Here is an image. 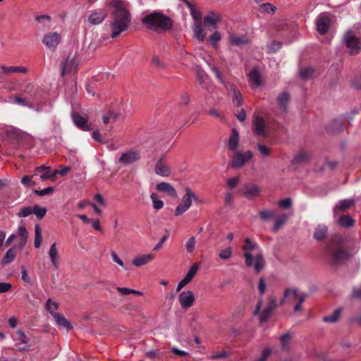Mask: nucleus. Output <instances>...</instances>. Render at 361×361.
<instances>
[{"label": "nucleus", "mask_w": 361, "mask_h": 361, "mask_svg": "<svg viewBox=\"0 0 361 361\" xmlns=\"http://www.w3.org/2000/svg\"><path fill=\"white\" fill-rule=\"evenodd\" d=\"M61 75L64 76L66 74L75 73L78 70V63L75 57L68 56L61 62Z\"/></svg>", "instance_id": "6e6552de"}, {"label": "nucleus", "mask_w": 361, "mask_h": 361, "mask_svg": "<svg viewBox=\"0 0 361 361\" xmlns=\"http://www.w3.org/2000/svg\"><path fill=\"white\" fill-rule=\"evenodd\" d=\"M106 16V12L102 9H99L91 13L88 18V20L93 25H98L105 19Z\"/></svg>", "instance_id": "aec40b11"}, {"label": "nucleus", "mask_w": 361, "mask_h": 361, "mask_svg": "<svg viewBox=\"0 0 361 361\" xmlns=\"http://www.w3.org/2000/svg\"><path fill=\"white\" fill-rule=\"evenodd\" d=\"M179 302L183 309H188L192 307L195 302V296L190 290L183 291L179 294Z\"/></svg>", "instance_id": "f8f14e48"}, {"label": "nucleus", "mask_w": 361, "mask_h": 361, "mask_svg": "<svg viewBox=\"0 0 361 361\" xmlns=\"http://www.w3.org/2000/svg\"><path fill=\"white\" fill-rule=\"evenodd\" d=\"M39 88L33 83H28L24 89V93L28 94L31 97H35L38 93Z\"/></svg>", "instance_id": "79ce46f5"}, {"label": "nucleus", "mask_w": 361, "mask_h": 361, "mask_svg": "<svg viewBox=\"0 0 361 361\" xmlns=\"http://www.w3.org/2000/svg\"><path fill=\"white\" fill-rule=\"evenodd\" d=\"M233 254V250L231 247H228L224 250H222L219 253V257L221 259H228L231 258Z\"/></svg>", "instance_id": "3c124183"}, {"label": "nucleus", "mask_w": 361, "mask_h": 361, "mask_svg": "<svg viewBox=\"0 0 361 361\" xmlns=\"http://www.w3.org/2000/svg\"><path fill=\"white\" fill-rule=\"evenodd\" d=\"M354 204L355 201L353 200H343L340 201L339 204L334 208V212H336V210L345 211Z\"/></svg>", "instance_id": "e433bc0d"}, {"label": "nucleus", "mask_w": 361, "mask_h": 361, "mask_svg": "<svg viewBox=\"0 0 361 361\" xmlns=\"http://www.w3.org/2000/svg\"><path fill=\"white\" fill-rule=\"evenodd\" d=\"M50 167H47L45 166H41L37 167L35 171L34 176H39L42 180H45L49 179V173L50 171Z\"/></svg>", "instance_id": "2f4dec72"}, {"label": "nucleus", "mask_w": 361, "mask_h": 361, "mask_svg": "<svg viewBox=\"0 0 361 361\" xmlns=\"http://www.w3.org/2000/svg\"><path fill=\"white\" fill-rule=\"evenodd\" d=\"M141 158L140 153L137 150H130L123 153L119 158L118 161L125 165L133 164L138 161Z\"/></svg>", "instance_id": "ddd939ff"}, {"label": "nucleus", "mask_w": 361, "mask_h": 361, "mask_svg": "<svg viewBox=\"0 0 361 361\" xmlns=\"http://www.w3.org/2000/svg\"><path fill=\"white\" fill-rule=\"evenodd\" d=\"M257 148L259 153L264 157H269L271 154L270 148L262 144H258Z\"/></svg>", "instance_id": "4d7b16f0"}, {"label": "nucleus", "mask_w": 361, "mask_h": 361, "mask_svg": "<svg viewBox=\"0 0 361 361\" xmlns=\"http://www.w3.org/2000/svg\"><path fill=\"white\" fill-rule=\"evenodd\" d=\"M331 19L329 16L320 15L317 20V30L320 35H325L329 28Z\"/></svg>", "instance_id": "2eb2a0df"}, {"label": "nucleus", "mask_w": 361, "mask_h": 361, "mask_svg": "<svg viewBox=\"0 0 361 361\" xmlns=\"http://www.w3.org/2000/svg\"><path fill=\"white\" fill-rule=\"evenodd\" d=\"M343 123L341 118L334 119L328 126L327 129L333 133H338L343 130Z\"/></svg>", "instance_id": "cd10ccee"}, {"label": "nucleus", "mask_w": 361, "mask_h": 361, "mask_svg": "<svg viewBox=\"0 0 361 361\" xmlns=\"http://www.w3.org/2000/svg\"><path fill=\"white\" fill-rule=\"evenodd\" d=\"M281 43L277 41H273L270 44L267 45V51L269 53H275L281 48Z\"/></svg>", "instance_id": "864d4df0"}, {"label": "nucleus", "mask_w": 361, "mask_h": 361, "mask_svg": "<svg viewBox=\"0 0 361 361\" xmlns=\"http://www.w3.org/2000/svg\"><path fill=\"white\" fill-rule=\"evenodd\" d=\"M262 307V300H259L256 308L254 311L255 315L259 314V322L260 323H265L268 322L269 318L271 317L274 310L271 309H269V307H267L263 311L261 312V309Z\"/></svg>", "instance_id": "9b49d317"}, {"label": "nucleus", "mask_w": 361, "mask_h": 361, "mask_svg": "<svg viewBox=\"0 0 361 361\" xmlns=\"http://www.w3.org/2000/svg\"><path fill=\"white\" fill-rule=\"evenodd\" d=\"M283 295L285 298H288L292 295V299H297L298 300V303L294 306L293 310L294 312L302 311V303L305 301L308 295L306 293H299V291L297 289L292 288H286L284 290Z\"/></svg>", "instance_id": "423d86ee"}, {"label": "nucleus", "mask_w": 361, "mask_h": 361, "mask_svg": "<svg viewBox=\"0 0 361 361\" xmlns=\"http://www.w3.org/2000/svg\"><path fill=\"white\" fill-rule=\"evenodd\" d=\"M259 216L262 220L267 221L274 216V212L269 210H263L259 212Z\"/></svg>", "instance_id": "13d9d810"}, {"label": "nucleus", "mask_w": 361, "mask_h": 361, "mask_svg": "<svg viewBox=\"0 0 361 361\" xmlns=\"http://www.w3.org/2000/svg\"><path fill=\"white\" fill-rule=\"evenodd\" d=\"M150 198L152 201L153 208L154 209H160L164 207V202L160 200H157V195L156 193H152Z\"/></svg>", "instance_id": "49530a36"}, {"label": "nucleus", "mask_w": 361, "mask_h": 361, "mask_svg": "<svg viewBox=\"0 0 361 361\" xmlns=\"http://www.w3.org/2000/svg\"><path fill=\"white\" fill-rule=\"evenodd\" d=\"M257 247L258 244L252 242L250 238H246L245 240V244L242 247L243 250L245 251L243 255L245 259L246 266L251 267L254 265L255 272L259 273L264 266V260L263 256L261 254L257 255L255 257V262L253 264L254 257L250 252Z\"/></svg>", "instance_id": "20e7f679"}, {"label": "nucleus", "mask_w": 361, "mask_h": 361, "mask_svg": "<svg viewBox=\"0 0 361 361\" xmlns=\"http://www.w3.org/2000/svg\"><path fill=\"white\" fill-rule=\"evenodd\" d=\"M33 213V208L31 207H26L23 208L20 212H18V216L19 217H27Z\"/></svg>", "instance_id": "bf43d9fd"}, {"label": "nucleus", "mask_w": 361, "mask_h": 361, "mask_svg": "<svg viewBox=\"0 0 361 361\" xmlns=\"http://www.w3.org/2000/svg\"><path fill=\"white\" fill-rule=\"evenodd\" d=\"M230 41L232 44L241 45L246 44L247 41L242 37L237 36L235 35H231L230 36Z\"/></svg>", "instance_id": "603ef678"}, {"label": "nucleus", "mask_w": 361, "mask_h": 361, "mask_svg": "<svg viewBox=\"0 0 361 361\" xmlns=\"http://www.w3.org/2000/svg\"><path fill=\"white\" fill-rule=\"evenodd\" d=\"M115 13L114 20L111 23L112 30L111 37H118L121 32L126 30L130 22V16L126 8L124 3L120 1H114Z\"/></svg>", "instance_id": "f257e3e1"}, {"label": "nucleus", "mask_w": 361, "mask_h": 361, "mask_svg": "<svg viewBox=\"0 0 361 361\" xmlns=\"http://www.w3.org/2000/svg\"><path fill=\"white\" fill-rule=\"evenodd\" d=\"M61 40V36L56 32H49L43 37L42 42L49 49H54L57 47Z\"/></svg>", "instance_id": "4468645a"}, {"label": "nucleus", "mask_w": 361, "mask_h": 361, "mask_svg": "<svg viewBox=\"0 0 361 361\" xmlns=\"http://www.w3.org/2000/svg\"><path fill=\"white\" fill-rule=\"evenodd\" d=\"M18 235L20 237L22 245L23 246L25 245L27 242V238H28V232L24 226H19Z\"/></svg>", "instance_id": "a18cd8bd"}, {"label": "nucleus", "mask_w": 361, "mask_h": 361, "mask_svg": "<svg viewBox=\"0 0 361 361\" xmlns=\"http://www.w3.org/2000/svg\"><path fill=\"white\" fill-rule=\"evenodd\" d=\"M326 252L331 263L335 265L348 260L350 256L345 247L343 240L338 236L331 238L326 245Z\"/></svg>", "instance_id": "f03ea898"}, {"label": "nucleus", "mask_w": 361, "mask_h": 361, "mask_svg": "<svg viewBox=\"0 0 361 361\" xmlns=\"http://www.w3.org/2000/svg\"><path fill=\"white\" fill-rule=\"evenodd\" d=\"M290 99V94L286 92L280 93L277 97L278 105L285 112L288 111V106Z\"/></svg>", "instance_id": "393cba45"}, {"label": "nucleus", "mask_w": 361, "mask_h": 361, "mask_svg": "<svg viewBox=\"0 0 361 361\" xmlns=\"http://www.w3.org/2000/svg\"><path fill=\"white\" fill-rule=\"evenodd\" d=\"M192 18L195 20V23H202V14L200 11L195 8L190 11Z\"/></svg>", "instance_id": "0e129e2a"}, {"label": "nucleus", "mask_w": 361, "mask_h": 361, "mask_svg": "<svg viewBox=\"0 0 361 361\" xmlns=\"http://www.w3.org/2000/svg\"><path fill=\"white\" fill-rule=\"evenodd\" d=\"M198 269L199 265L196 263L194 264L188 270L185 278L188 279V280L190 282L194 276L197 274Z\"/></svg>", "instance_id": "de8ad7c7"}, {"label": "nucleus", "mask_w": 361, "mask_h": 361, "mask_svg": "<svg viewBox=\"0 0 361 361\" xmlns=\"http://www.w3.org/2000/svg\"><path fill=\"white\" fill-rule=\"evenodd\" d=\"M314 69L312 67H306L300 69V77L303 79H307L313 73Z\"/></svg>", "instance_id": "5fc2aeb1"}, {"label": "nucleus", "mask_w": 361, "mask_h": 361, "mask_svg": "<svg viewBox=\"0 0 361 361\" xmlns=\"http://www.w3.org/2000/svg\"><path fill=\"white\" fill-rule=\"evenodd\" d=\"M310 161V155L305 151L299 152L292 160V164L298 165Z\"/></svg>", "instance_id": "bb28decb"}, {"label": "nucleus", "mask_w": 361, "mask_h": 361, "mask_svg": "<svg viewBox=\"0 0 361 361\" xmlns=\"http://www.w3.org/2000/svg\"><path fill=\"white\" fill-rule=\"evenodd\" d=\"M54 319L58 325L65 327L67 330L72 329V325L63 316L60 314H54Z\"/></svg>", "instance_id": "4c0bfd02"}, {"label": "nucleus", "mask_w": 361, "mask_h": 361, "mask_svg": "<svg viewBox=\"0 0 361 361\" xmlns=\"http://www.w3.org/2000/svg\"><path fill=\"white\" fill-rule=\"evenodd\" d=\"M193 31L195 32V35L196 38L200 42H203L204 40L206 33L204 32L202 23H195Z\"/></svg>", "instance_id": "f704fd0d"}, {"label": "nucleus", "mask_w": 361, "mask_h": 361, "mask_svg": "<svg viewBox=\"0 0 361 361\" xmlns=\"http://www.w3.org/2000/svg\"><path fill=\"white\" fill-rule=\"evenodd\" d=\"M1 70L4 71V73L8 74V73H27V68L24 66H1Z\"/></svg>", "instance_id": "473e14b6"}, {"label": "nucleus", "mask_w": 361, "mask_h": 361, "mask_svg": "<svg viewBox=\"0 0 361 361\" xmlns=\"http://www.w3.org/2000/svg\"><path fill=\"white\" fill-rule=\"evenodd\" d=\"M188 209H189V207L183 204H180L175 209V215L176 216H180L182 215L185 212H186Z\"/></svg>", "instance_id": "774afa93"}, {"label": "nucleus", "mask_w": 361, "mask_h": 361, "mask_svg": "<svg viewBox=\"0 0 361 361\" xmlns=\"http://www.w3.org/2000/svg\"><path fill=\"white\" fill-rule=\"evenodd\" d=\"M228 87L229 89L228 90L233 95V102L234 105L237 106H241L243 102V98L241 93L235 88V86L233 84H230Z\"/></svg>", "instance_id": "4be33fe9"}, {"label": "nucleus", "mask_w": 361, "mask_h": 361, "mask_svg": "<svg viewBox=\"0 0 361 361\" xmlns=\"http://www.w3.org/2000/svg\"><path fill=\"white\" fill-rule=\"evenodd\" d=\"M58 307V304L55 302H53L51 299H49L47 301L46 309L54 317V314H57L55 312V311L57 310Z\"/></svg>", "instance_id": "c03bdc74"}, {"label": "nucleus", "mask_w": 361, "mask_h": 361, "mask_svg": "<svg viewBox=\"0 0 361 361\" xmlns=\"http://www.w3.org/2000/svg\"><path fill=\"white\" fill-rule=\"evenodd\" d=\"M72 118L75 125L80 129L85 131L90 130L87 124L88 118L86 116H81L78 113H73Z\"/></svg>", "instance_id": "a211bd4d"}, {"label": "nucleus", "mask_w": 361, "mask_h": 361, "mask_svg": "<svg viewBox=\"0 0 361 361\" xmlns=\"http://www.w3.org/2000/svg\"><path fill=\"white\" fill-rule=\"evenodd\" d=\"M32 176H24L21 178V183L25 186H33L35 185V182L31 180Z\"/></svg>", "instance_id": "338daca9"}, {"label": "nucleus", "mask_w": 361, "mask_h": 361, "mask_svg": "<svg viewBox=\"0 0 361 361\" xmlns=\"http://www.w3.org/2000/svg\"><path fill=\"white\" fill-rule=\"evenodd\" d=\"M184 191L185 194L183 195L182 198V204L186 205L189 208L191 206L192 200H197V197L194 193V192L188 187H185L184 188Z\"/></svg>", "instance_id": "5701e85b"}, {"label": "nucleus", "mask_w": 361, "mask_h": 361, "mask_svg": "<svg viewBox=\"0 0 361 361\" xmlns=\"http://www.w3.org/2000/svg\"><path fill=\"white\" fill-rule=\"evenodd\" d=\"M212 71L214 73L216 78L218 79V80L223 85H224L225 87L228 90L229 89V85L230 83H226L225 82V80H224L223 78V76L221 75V73H220V71H219L218 68L216 67V66H213L212 68Z\"/></svg>", "instance_id": "09e8293b"}, {"label": "nucleus", "mask_w": 361, "mask_h": 361, "mask_svg": "<svg viewBox=\"0 0 361 361\" xmlns=\"http://www.w3.org/2000/svg\"><path fill=\"white\" fill-rule=\"evenodd\" d=\"M279 205L283 209H288L292 206V200L290 198H285L279 202Z\"/></svg>", "instance_id": "e2e57ef3"}, {"label": "nucleus", "mask_w": 361, "mask_h": 361, "mask_svg": "<svg viewBox=\"0 0 361 361\" xmlns=\"http://www.w3.org/2000/svg\"><path fill=\"white\" fill-rule=\"evenodd\" d=\"M253 132L255 135L259 136H265V123L263 118L260 116H255L253 121Z\"/></svg>", "instance_id": "6ab92c4d"}, {"label": "nucleus", "mask_w": 361, "mask_h": 361, "mask_svg": "<svg viewBox=\"0 0 361 361\" xmlns=\"http://www.w3.org/2000/svg\"><path fill=\"white\" fill-rule=\"evenodd\" d=\"M16 257V252L13 247L7 250L3 258L1 259V264H8L11 263Z\"/></svg>", "instance_id": "72a5a7b5"}, {"label": "nucleus", "mask_w": 361, "mask_h": 361, "mask_svg": "<svg viewBox=\"0 0 361 361\" xmlns=\"http://www.w3.org/2000/svg\"><path fill=\"white\" fill-rule=\"evenodd\" d=\"M341 309H336L331 315L325 316L323 321L326 323H334L337 322L341 315Z\"/></svg>", "instance_id": "ea45409f"}, {"label": "nucleus", "mask_w": 361, "mask_h": 361, "mask_svg": "<svg viewBox=\"0 0 361 361\" xmlns=\"http://www.w3.org/2000/svg\"><path fill=\"white\" fill-rule=\"evenodd\" d=\"M49 256L50 257L51 264L54 269L58 268V258L59 253L56 248V243H54L51 245V247L49 251Z\"/></svg>", "instance_id": "7c9ffc66"}, {"label": "nucleus", "mask_w": 361, "mask_h": 361, "mask_svg": "<svg viewBox=\"0 0 361 361\" xmlns=\"http://www.w3.org/2000/svg\"><path fill=\"white\" fill-rule=\"evenodd\" d=\"M344 42L346 47L350 49V54L357 55L361 51V42L356 37L352 31H348L344 36Z\"/></svg>", "instance_id": "39448f33"}, {"label": "nucleus", "mask_w": 361, "mask_h": 361, "mask_svg": "<svg viewBox=\"0 0 361 361\" xmlns=\"http://www.w3.org/2000/svg\"><path fill=\"white\" fill-rule=\"evenodd\" d=\"M164 157H161L156 163L154 171L157 175L162 177H168L171 173L169 166L164 162Z\"/></svg>", "instance_id": "f3484780"}, {"label": "nucleus", "mask_w": 361, "mask_h": 361, "mask_svg": "<svg viewBox=\"0 0 361 361\" xmlns=\"http://www.w3.org/2000/svg\"><path fill=\"white\" fill-rule=\"evenodd\" d=\"M240 135L235 128L231 130V133L227 142V147L230 151L235 152L239 147Z\"/></svg>", "instance_id": "dca6fc26"}, {"label": "nucleus", "mask_w": 361, "mask_h": 361, "mask_svg": "<svg viewBox=\"0 0 361 361\" xmlns=\"http://www.w3.org/2000/svg\"><path fill=\"white\" fill-rule=\"evenodd\" d=\"M13 339L20 350H29L32 346L30 338L21 330L16 332Z\"/></svg>", "instance_id": "1a4fd4ad"}, {"label": "nucleus", "mask_w": 361, "mask_h": 361, "mask_svg": "<svg viewBox=\"0 0 361 361\" xmlns=\"http://www.w3.org/2000/svg\"><path fill=\"white\" fill-rule=\"evenodd\" d=\"M221 20V16L214 12H210L209 15L204 16V24L205 26L212 25L214 28L216 27V25Z\"/></svg>", "instance_id": "b1692460"}, {"label": "nucleus", "mask_w": 361, "mask_h": 361, "mask_svg": "<svg viewBox=\"0 0 361 361\" xmlns=\"http://www.w3.org/2000/svg\"><path fill=\"white\" fill-rule=\"evenodd\" d=\"M276 8L269 3L262 4L259 8V11L262 13H273L276 11Z\"/></svg>", "instance_id": "37998d69"}, {"label": "nucleus", "mask_w": 361, "mask_h": 361, "mask_svg": "<svg viewBox=\"0 0 361 361\" xmlns=\"http://www.w3.org/2000/svg\"><path fill=\"white\" fill-rule=\"evenodd\" d=\"M54 190V187H48L47 188H44L43 190H35V193L36 195H37L38 196H44V195H49V194H51Z\"/></svg>", "instance_id": "052dcab7"}, {"label": "nucleus", "mask_w": 361, "mask_h": 361, "mask_svg": "<svg viewBox=\"0 0 361 361\" xmlns=\"http://www.w3.org/2000/svg\"><path fill=\"white\" fill-rule=\"evenodd\" d=\"M252 157L253 154L250 150L245 152H238L233 155L231 166L234 169L241 168L247 161L251 159Z\"/></svg>", "instance_id": "0eeeda50"}, {"label": "nucleus", "mask_w": 361, "mask_h": 361, "mask_svg": "<svg viewBox=\"0 0 361 361\" xmlns=\"http://www.w3.org/2000/svg\"><path fill=\"white\" fill-rule=\"evenodd\" d=\"M338 224L343 227H352L355 224V220L349 215H342L338 219Z\"/></svg>", "instance_id": "c9c22d12"}, {"label": "nucleus", "mask_w": 361, "mask_h": 361, "mask_svg": "<svg viewBox=\"0 0 361 361\" xmlns=\"http://www.w3.org/2000/svg\"><path fill=\"white\" fill-rule=\"evenodd\" d=\"M248 77L250 82H252L251 87L252 88H256L261 85V75L257 70H252L250 72Z\"/></svg>", "instance_id": "c85d7f7f"}, {"label": "nucleus", "mask_w": 361, "mask_h": 361, "mask_svg": "<svg viewBox=\"0 0 361 361\" xmlns=\"http://www.w3.org/2000/svg\"><path fill=\"white\" fill-rule=\"evenodd\" d=\"M197 80L199 84L203 87L207 89L208 85L207 83V76L203 70H197Z\"/></svg>", "instance_id": "58836bf2"}, {"label": "nucleus", "mask_w": 361, "mask_h": 361, "mask_svg": "<svg viewBox=\"0 0 361 361\" xmlns=\"http://www.w3.org/2000/svg\"><path fill=\"white\" fill-rule=\"evenodd\" d=\"M242 194L247 199L258 197L261 192V188L255 184L245 183L241 188Z\"/></svg>", "instance_id": "9d476101"}, {"label": "nucleus", "mask_w": 361, "mask_h": 361, "mask_svg": "<svg viewBox=\"0 0 361 361\" xmlns=\"http://www.w3.org/2000/svg\"><path fill=\"white\" fill-rule=\"evenodd\" d=\"M33 213L38 219H41L45 216L47 209L44 207H39V205H35L33 207Z\"/></svg>", "instance_id": "8fccbe9b"}, {"label": "nucleus", "mask_w": 361, "mask_h": 361, "mask_svg": "<svg viewBox=\"0 0 361 361\" xmlns=\"http://www.w3.org/2000/svg\"><path fill=\"white\" fill-rule=\"evenodd\" d=\"M156 189L162 192L166 193L171 197H177V192L176 189L169 183L161 182L156 185Z\"/></svg>", "instance_id": "412c9836"}, {"label": "nucleus", "mask_w": 361, "mask_h": 361, "mask_svg": "<svg viewBox=\"0 0 361 361\" xmlns=\"http://www.w3.org/2000/svg\"><path fill=\"white\" fill-rule=\"evenodd\" d=\"M281 347L283 349L288 348L289 342L290 341V335L288 333H286L281 336L280 338Z\"/></svg>", "instance_id": "6e6d98bb"}, {"label": "nucleus", "mask_w": 361, "mask_h": 361, "mask_svg": "<svg viewBox=\"0 0 361 361\" xmlns=\"http://www.w3.org/2000/svg\"><path fill=\"white\" fill-rule=\"evenodd\" d=\"M328 228L325 225H318L313 234V237L317 240H322L326 236Z\"/></svg>", "instance_id": "c756f323"}, {"label": "nucleus", "mask_w": 361, "mask_h": 361, "mask_svg": "<svg viewBox=\"0 0 361 361\" xmlns=\"http://www.w3.org/2000/svg\"><path fill=\"white\" fill-rule=\"evenodd\" d=\"M195 243L196 240L195 237H190L186 243V249L188 252H192L194 251Z\"/></svg>", "instance_id": "680f3d73"}, {"label": "nucleus", "mask_w": 361, "mask_h": 361, "mask_svg": "<svg viewBox=\"0 0 361 361\" xmlns=\"http://www.w3.org/2000/svg\"><path fill=\"white\" fill-rule=\"evenodd\" d=\"M154 259V256L151 254L142 255L135 257L132 263L135 267H141L148 264Z\"/></svg>", "instance_id": "a878e982"}, {"label": "nucleus", "mask_w": 361, "mask_h": 361, "mask_svg": "<svg viewBox=\"0 0 361 361\" xmlns=\"http://www.w3.org/2000/svg\"><path fill=\"white\" fill-rule=\"evenodd\" d=\"M287 219L288 215L286 214H283L279 216L275 221V224L273 227V231L274 233H276L281 228V227L287 221Z\"/></svg>", "instance_id": "a19ab883"}, {"label": "nucleus", "mask_w": 361, "mask_h": 361, "mask_svg": "<svg viewBox=\"0 0 361 361\" xmlns=\"http://www.w3.org/2000/svg\"><path fill=\"white\" fill-rule=\"evenodd\" d=\"M142 23L147 29L154 31L168 30L172 27L170 18L159 12H153L142 18Z\"/></svg>", "instance_id": "7ed1b4c3"}, {"label": "nucleus", "mask_w": 361, "mask_h": 361, "mask_svg": "<svg viewBox=\"0 0 361 361\" xmlns=\"http://www.w3.org/2000/svg\"><path fill=\"white\" fill-rule=\"evenodd\" d=\"M14 102L18 104H19V105H21L23 106H28V107H31L32 106V104H29L26 99L21 98V97H18V96L15 97Z\"/></svg>", "instance_id": "69168bd1"}]
</instances>
